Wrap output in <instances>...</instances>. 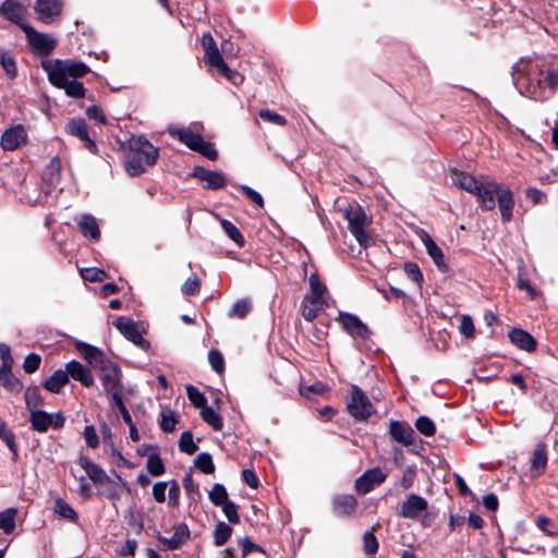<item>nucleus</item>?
I'll list each match as a JSON object with an SVG mask.
<instances>
[{
  "label": "nucleus",
  "instance_id": "obj_57",
  "mask_svg": "<svg viewBox=\"0 0 558 558\" xmlns=\"http://www.w3.org/2000/svg\"><path fill=\"white\" fill-rule=\"evenodd\" d=\"M84 280L90 282H100L106 278V272L99 268H84L81 270Z\"/></svg>",
  "mask_w": 558,
  "mask_h": 558
},
{
  "label": "nucleus",
  "instance_id": "obj_17",
  "mask_svg": "<svg viewBox=\"0 0 558 558\" xmlns=\"http://www.w3.org/2000/svg\"><path fill=\"white\" fill-rule=\"evenodd\" d=\"M66 133H69L72 136L77 137L82 142L85 143L87 149L90 153H96L97 146L95 142L89 137L88 134V126L83 119H72L66 123L65 126Z\"/></svg>",
  "mask_w": 558,
  "mask_h": 558
},
{
  "label": "nucleus",
  "instance_id": "obj_30",
  "mask_svg": "<svg viewBox=\"0 0 558 558\" xmlns=\"http://www.w3.org/2000/svg\"><path fill=\"white\" fill-rule=\"evenodd\" d=\"M80 465L94 483L102 484L108 481V475L106 472L98 464L94 463L89 458L81 457Z\"/></svg>",
  "mask_w": 558,
  "mask_h": 558
},
{
  "label": "nucleus",
  "instance_id": "obj_51",
  "mask_svg": "<svg viewBox=\"0 0 558 558\" xmlns=\"http://www.w3.org/2000/svg\"><path fill=\"white\" fill-rule=\"evenodd\" d=\"M379 544L373 532L367 531L363 534V550L367 555H373L378 550Z\"/></svg>",
  "mask_w": 558,
  "mask_h": 558
},
{
  "label": "nucleus",
  "instance_id": "obj_6",
  "mask_svg": "<svg viewBox=\"0 0 558 558\" xmlns=\"http://www.w3.org/2000/svg\"><path fill=\"white\" fill-rule=\"evenodd\" d=\"M22 29L26 34L31 49L36 54L48 56L54 49L56 40L51 36L38 33L29 25H22Z\"/></svg>",
  "mask_w": 558,
  "mask_h": 558
},
{
  "label": "nucleus",
  "instance_id": "obj_38",
  "mask_svg": "<svg viewBox=\"0 0 558 558\" xmlns=\"http://www.w3.org/2000/svg\"><path fill=\"white\" fill-rule=\"evenodd\" d=\"M53 511L59 517L66 519L71 522H76L78 519L77 512L62 498H58L54 501Z\"/></svg>",
  "mask_w": 558,
  "mask_h": 558
},
{
  "label": "nucleus",
  "instance_id": "obj_31",
  "mask_svg": "<svg viewBox=\"0 0 558 558\" xmlns=\"http://www.w3.org/2000/svg\"><path fill=\"white\" fill-rule=\"evenodd\" d=\"M311 293L306 295V301L312 304H322L324 294L327 292L326 286L320 281L316 274H312L308 279Z\"/></svg>",
  "mask_w": 558,
  "mask_h": 558
},
{
  "label": "nucleus",
  "instance_id": "obj_46",
  "mask_svg": "<svg viewBox=\"0 0 558 558\" xmlns=\"http://www.w3.org/2000/svg\"><path fill=\"white\" fill-rule=\"evenodd\" d=\"M416 429L426 437L434 436L436 433L435 423L425 415L418 416L415 421Z\"/></svg>",
  "mask_w": 558,
  "mask_h": 558
},
{
  "label": "nucleus",
  "instance_id": "obj_27",
  "mask_svg": "<svg viewBox=\"0 0 558 558\" xmlns=\"http://www.w3.org/2000/svg\"><path fill=\"white\" fill-rule=\"evenodd\" d=\"M511 343L526 352H534L536 350V340L527 331L521 328H513L509 332Z\"/></svg>",
  "mask_w": 558,
  "mask_h": 558
},
{
  "label": "nucleus",
  "instance_id": "obj_15",
  "mask_svg": "<svg viewBox=\"0 0 558 558\" xmlns=\"http://www.w3.org/2000/svg\"><path fill=\"white\" fill-rule=\"evenodd\" d=\"M43 68L47 74L49 71H61L66 78L71 80L82 77L89 72L88 66L83 62H62L60 60H56L53 63H44Z\"/></svg>",
  "mask_w": 558,
  "mask_h": 558
},
{
  "label": "nucleus",
  "instance_id": "obj_23",
  "mask_svg": "<svg viewBox=\"0 0 558 558\" xmlns=\"http://www.w3.org/2000/svg\"><path fill=\"white\" fill-rule=\"evenodd\" d=\"M194 177L206 184L207 189L218 190L226 185V178L221 172L207 170L203 167H195Z\"/></svg>",
  "mask_w": 558,
  "mask_h": 558
},
{
  "label": "nucleus",
  "instance_id": "obj_8",
  "mask_svg": "<svg viewBox=\"0 0 558 558\" xmlns=\"http://www.w3.org/2000/svg\"><path fill=\"white\" fill-rule=\"evenodd\" d=\"M428 509V501L426 498L417 495L410 494L399 506L398 514L403 519L420 520V517Z\"/></svg>",
  "mask_w": 558,
  "mask_h": 558
},
{
  "label": "nucleus",
  "instance_id": "obj_7",
  "mask_svg": "<svg viewBox=\"0 0 558 558\" xmlns=\"http://www.w3.org/2000/svg\"><path fill=\"white\" fill-rule=\"evenodd\" d=\"M349 413L356 420L363 421L373 413V404L357 386L352 387L351 400L348 403Z\"/></svg>",
  "mask_w": 558,
  "mask_h": 558
},
{
  "label": "nucleus",
  "instance_id": "obj_37",
  "mask_svg": "<svg viewBox=\"0 0 558 558\" xmlns=\"http://www.w3.org/2000/svg\"><path fill=\"white\" fill-rule=\"evenodd\" d=\"M0 438L5 442L10 451L12 452L13 461H16L19 458L17 445L15 442L14 434L8 428L5 422L0 418Z\"/></svg>",
  "mask_w": 558,
  "mask_h": 558
},
{
  "label": "nucleus",
  "instance_id": "obj_58",
  "mask_svg": "<svg viewBox=\"0 0 558 558\" xmlns=\"http://www.w3.org/2000/svg\"><path fill=\"white\" fill-rule=\"evenodd\" d=\"M41 357L36 353H29L26 355L23 362V369L27 374L36 372L40 366Z\"/></svg>",
  "mask_w": 558,
  "mask_h": 558
},
{
  "label": "nucleus",
  "instance_id": "obj_44",
  "mask_svg": "<svg viewBox=\"0 0 558 558\" xmlns=\"http://www.w3.org/2000/svg\"><path fill=\"white\" fill-rule=\"evenodd\" d=\"M209 500L217 507L229 501L226 487L219 483L214 484L211 490L209 492Z\"/></svg>",
  "mask_w": 558,
  "mask_h": 558
},
{
  "label": "nucleus",
  "instance_id": "obj_56",
  "mask_svg": "<svg viewBox=\"0 0 558 558\" xmlns=\"http://www.w3.org/2000/svg\"><path fill=\"white\" fill-rule=\"evenodd\" d=\"M320 305L322 304H312L310 303V301H306V299H304L302 303V316L304 317V319L307 322H313L318 315Z\"/></svg>",
  "mask_w": 558,
  "mask_h": 558
},
{
  "label": "nucleus",
  "instance_id": "obj_22",
  "mask_svg": "<svg viewBox=\"0 0 558 558\" xmlns=\"http://www.w3.org/2000/svg\"><path fill=\"white\" fill-rule=\"evenodd\" d=\"M26 141V132L23 125L19 124L8 129L1 136V146L4 150H14Z\"/></svg>",
  "mask_w": 558,
  "mask_h": 558
},
{
  "label": "nucleus",
  "instance_id": "obj_33",
  "mask_svg": "<svg viewBox=\"0 0 558 558\" xmlns=\"http://www.w3.org/2000/svg\"><path fill=\"white\" fill-rule=\"evenodd\" d=\"M427 254L430 256L438 269L445 270L447 268L442 250L435 243V241L426 234L423 239Z\"/></svg>",
  "mask_w": 558,
  "mask_h": 558
},
{
  "label": "nucleus",
  "instance_id": "obj_20",
  "mask_svg": "<svg viewBox=\"0 0 558 558\" xmlns=\"http://www.w3.org/2000/svg\"><path fill=\"white\" fill-rule=\"evenodd\" d=\"M64 369L68 373L69 379L72 377L74 380L80 381L85 387H90L94 385V376L90 369L83 365L81 362L72 360L65 364Z\"/></svg>",
  "mask_w": 558,
  "mask_h": 558
},
{
  "label": "nucleus",
  "instance_id": "obj_9",
  "mask_svg": "<svg viewBox=\"0 0 558 558\" xmlns=\"http://www.w3.org/2000/svg\"><path fill=\"white\" fill-rule=\"evenodd\" d=\"M61 160L53 157L45 167L41 175L43 191L46 195H51L56 191H62L60 187Z\"/></svg>",
  "mask_w": 558,
  "mask_h": 558
},
{
  "label": "nucleus",
  "instance_id": "obj_28",
  "mask_svg": "<svg viewBox=\"0 0 558 558\" xmlns=\"http://www.w3.org/2000/svg\"><path fill=\"white\" fill-rule=\"evenodd\" d=\"M80 231L85 238L92 241H98L100 238V230L97 219L90 214H84L77 218Z\"/></svg>",
  "mask_w": 558,
  "mask_h": 558
},
{
  "label": "nucleus",
  "instance_id": "obj_60",
  "mask_svg": "<svg viewBox=\"0 0 558 558\" xmlns=\"http://www.w3.org/2000/svg\"><path fill=\"white\" fill-rule=\"evenodd\" d=\"M208 361H209V364L211 365V367L217 373H221L223 371V367H225L223 356L218 350L211 349L208 352Z\"/></svg>",
  "mask_w": 558,
  "mask_h": 558
},
{
  "label": "nucleus",
  "instance_id": "obj_39",
  "mask_svg": "<svg viewBox=\"0 0 558 558\" xmlns=\"http://www.w3.org/2000/svg\"><path fill=\"white\" fill-rule=\"evenodd\" d=\"M202 418L215 430H221L223 427L222 417L210 407H203L201 410Z\"/></svg>",
  "mask_w": 558,
  "mask_h": 558
},
{
  "label": "nucleus",
  "instance_id": "obj_40",
  "mask_svg": "<svg viewBox=\"0 0 558 558\" xmlns=\"http://www.w3.org/2000/svg\"><path fill=\"white\" fill-rule=\"evenodd\" d=\"M220 226L225 233L240 247L245 244V239L240 230L229 220L220 219Z\"/></svg>",
  "mask_w": 558,
  "mask_h": 558
},
{
  "label": "nucleus",
  "instance_id": "obj_26",
  "mask_svg": "<svg viewBox=\"0 0 558 558\" xmlns=\"http://www.w3.org/2000/svg\"><path fill=\"white\" fill-rule=\"evenodd\" d=\"M168 133L193 150L202 138L201 134L191 131L189 128H180L173 124L168 126Z\"/></svg>",
  "mask_w": 558,
  "mask_h": 558
},
{
  "label": "nucleus",
  "instance_id": "obj_47",
  "mask_svg": "<svg viewBox=\"0 0 558 558\" xmlns=\"http://www.w3.org/2000/svg\"><path fill=\"white\" fill-rule=\"evenodd\" d=\"M179 449L187 454H193L197 451L198 447L193 440V435L190 430H185L181 434L179 440Z\"/></svg>",
  "mask_w": 558,
  "mask_h": 558
},
{
  "label": "nucleus",
  "instance_id": "obj_18",
  "mask_svg": "<svg viewBox=\"0 0 558 558\" xmlns=\"http://www.w3.org/2000/svg\"><path fill=\"white\" fill-rule=\"evenodd\" d=\"M25 13V7L17 0H5L0 5L1 16L21 27L22 25H26L23 23Z\"/></svg>",
  "mask_w": 558,
  "mask_h": 558
},
{
  "label": "nucleus",
  "instance_id": "obj_21",
  "mask_svg": "<svg viewBox=\"0 0 558 558\" xmlns=\"http://www.w3.org/2000/svg\"><path fill=\"white\" fill-rule=\"evenodd\" d=\"M158 541L163 545L166 550H174L181 547L190 538V530L185 523H180L174 527L171 537L159 535Z\"/></svg>",
  "mask_w": 558,
  "mask_h": 558
},
{
  "label": "nucleus",
  "instance_id": "obj_12",
  "mask_svg": "<svg viewBox=\"0 0 558 558\" xmlns=\"http://www.w3.org/2000/svg\"><path fill=\"white\" fill-rule=\"evenodd\" d=\"M336 320L352 337L367 339L371 335L369 328L354 314L339 312Z\"/></svg>",
  "mask_w": 558,
  "mask_h": 558
},
{
  "label": "nucleus",
  "instance_id": "obj_41",
  "mask_svg": "<svg viewBox=\"0 0 558 558\" xmlns=\"http://www.w3.org/2000/svg\"><path fill=\"white\" fill-rule=\"evenodd\" d=\"M252 310V303L248 299H240L233 303L232 307L229 310L228 316L233 318L243 319L247 316V314Z\"/></svg>",
  "mask_w": 558,
  "mask_h": 558
},
{
  "label": "nucleus",
  "instance_id": "obj_45",
  "mask_svg": "<svg viewBox=\"0 0 558 558\" xmlns=\"http://www.w3.org/2000/svg\"><path fill=\"white\" fill-rule=\"evenodd\" d=\"M217 72L225 76L233 85H240L243 82V76L235 70L230 69L225 61L215 66Z\"/></svg>",
  "mask_w": 558,
  "mask_h": 558
},
{
  "label": "nucleus",
  "instance_id": "obj_34",
  "mask_svg": "<svg viewBox=\"0 0 558 558\" xmlns=\"http://www.w3.org/2000/svg\"><path fill=\"white\" fill-rule=\"evenodd\" d=\"M26 408L29 412L40 410L43 398L37 386L27 387L24 393Z\"/></svg>",
  "mask_w": 558,
  "mask_h": 558
},
{
  "label": "nucleus",
  "instance_id": "obj_59",
  "mask_svg": "<svg viewBox=\"0 0 558 558\" xmlns=\"http://www.w3.org/2000/svg\"><path fill=\"white\" fill-rule=\"evenodd\" d=\"M459 330L468 339L474 337L475 328L473 320L469 315H462L460 319Z\"/></svg>",
  "mask_w": 558,
  "mask_h": 558
},
{
  "label": "nucleus",
  "instance_id": "obj_1",
  "mask_svg": "<svg viewBox=\"0 0 558 558\" xmlns=\"http://www.w3.org/2000/svg\"><path fill=\"white\" fill-rule=\"evenodd\" d=\"M518 92L533 100L549 99L558 88V59L556 57L521 58L512 68Z\"/></svg>",
  "mask_w": 558,
  "mask_h": 558
},
{
  "label": "nucleus",
  "instance_id": "obj_50",
  "mask_svg": "<svg viewBox=\"0 0 558 558\" xmlns=\"http://www.w3.org/2000/svg\"><path fill=\"white\" fill-rule=\"evenodd\" d=\"M177 415L173 411H162L160 428L166 433H171L175 428L177 424Z\"/></svg>",
  "mask_w": 558,
  "mask_h": 558
},
{
  "label": "nucleus",
  "instance_id": "obj_19",
  "mask_svg": "<svg viewBox=\"0 0 558 558\" xmlns=\"http://www.w3.org/2000/svg\"><path fill=\"white\" fill-rule=\"evenodd\" d=\"M61 0H36L35 11L38 19L45 23H50L61 13Z\"/></svg>",
  "mask_w": 558,
  "mask_h": 558
},
{
  "label": "nucleus",
  "instance_id": "obj_14",
  "mask_svg": "<svg viewBox=\"0 0 558 558\" xmlns=\"http://www.w3.org/2000/svg\"><path fill=\"white\" fill-rule=\"evenodd\" d=\"M387 478V474L380 468L366 470L355 480V489L359 494L365 495L374 489L375 486L383 484Z\"/></svg>",
  "mask_w": 558,
  "mask_h": 558
},
{
  "label": "nucleus",
  "instance_id": "obj_63",
  "mask_svg": "<svg viewBox=\"0 0 558 558\" xmlns=\"http://www.w3.org/2000/svg\"><path fill=\"white\" fill-rule=\"evenodd\" d=\"M83 435H84L85 441L88 447H90V448L98 447L99 438H98L96 429L93 425L85 426Z\"/></svg>",
  "mask_w": 558,
  "mask_h": 558
},
{
  "label": "nucleus",
  "instance_id": "obj_16",
  "mask_svg": "<svg viewBox=\"0 0 558 558\" xmlns=\"http://www.w3.org/2000/svg\"><path fill=\"white\" fill-rule=\"evenodd\" d=\"M389 435L395 441L405 447L413 445L416 437L414 429L408 422L396 420H391L389 423Z\"/></svg>",
  "mask_w": 558,
  "mask_h": 558
},
{
  "label": "nucleus",
  "instance_id": "obj_4",
  "mask_svg": "<svg viewBox=\"0 0 558 558\" xmlns=\"http://www.w3.org/2000/svg\"><path fill=\"white\" fill-rule=\"evenodd\" d=\"M343 218L348 221V229L361 247L367 248L373 245L374 240L365 230L369 220L360 205L347 207L343 210Z\"/></svg>",
  "mask_w": 558,
  "mask_h": 558
},
{
  "label": "nucleus",
  "instance_id": "obj_54",
  "mask_svg": "<svg viewBox=\"0 0 558 558\" xmlns=\"http://www.w3.org/2000/svg\"><path fill=\"white\" fill-rule=\"evenodd\" d=\"M84 355H85V359L88 361V363L94 366L100 367V365H102L104 362H108L107 360L104 359L102 353L98 349H96L95 347H92V345L87 347Z\"/></svg>",
  "mask_w": 558,
  "mask_h": 558
},
{
  "label": "nucleus",
  "instance_id": "obj_13",
  "mask_svg": "<svg viewBox=\"0 0 558 558\" xmlns=\"http://www.w3.org/2000/svg\"><path fill=\"white\" fill-rule=\"evenodd\" d=\"M99 369V378L107 393L122 388V374L118 364L112 363L110 361L104 362L102 365H100Z\"/></svg>",
  "mask_w": 558,
  "mask_h": 558
},
{
  "label": "nucleus",
  "instance_id": "obj_43",
  "mask_svg": "<svg viewBox=\"0 0 558 558\" xmlns=\"http://www.w3.org/2000/svg\"><path fill=\"white\" fill-rule=\"evenodd\" d=\"M232 534V527L225 522H219L214 531V539L216 546H222L227 543Z\"/></svg>",
  "mask_w": 558,
  "mask_h": 558
},
{
  "label": "nucleus",
  "instance_id": "obj_32",
  "mask_svg": "<svg viewBox=\"0 0 558 558\" xmlns=\"http://www.w3.org/2000/svg\"><path fill=\"white\" fill-rule=\"evenodd\" d=\"M68 383L69 378L65 369H57L44 381L43 386L49 392L59 393Z\"/></svg>",
  "mask_w": 558,
  "mask_h": 558
},
{
  "label": "nucleus",
  "instance_id": "obj_5",
  "mask_svg": "<svg viewBox=\"0 0 558 558\" xmlns=\"http://www.w3.org/2000/svg\"><path fill=\"white\" fill-rule=\"evenodd\" d=\"M114 327L140 349L147 351L150 347L148 340L143 338L137 324L129 317L120 316L113 323Z\"/></svg>",
  "mask_w": 558,
  "mask_h": 558
},
{
  "label": "nucleus",
  "instance_id": "obj_36",
  "mask_svg": "<svg viewBox=\"0 0 558 558\" xmlns=\"http://www.w3.org/2000/svg\"><path fill=\"white\" fill-rule=\"evenodd\" d=\"M16 508H8L0 512V530L5 534H11L15 530Z\"/></svg>",
  "mask_w": 558,
  "mask_h": 558
},
{
  "label": "nucleus",
  "instance_id": "obj_11",
  "mask_svg": "<svg viewBox=\"0 0 558 558\" xmlns=\"http://www.w3.org/2000/svg\"><path fill=\"white\" fill-rule=\"evenodd\" d=\"M31 413V424L33 429L45 433L49 427L60 428L64 424V416L61 413L49 414L43 410H36Z\"/></svg>",
  "mask_w": 558,
  "mask_h": 558
},
{
  "label": "nucleus",
  "instance_id": "obj_24",
  "mask_svg": "<svg viewBox=\"0 0 558 558\" xmlns=\"http://www.w3.org/2000/svg\"><path fill=\"white\" fill-rule=\"evenodd\" d=\"M202 45L205 51L204 61L210 66L215 68L223 61L217 44L210 33H206L202 37Z\"/></svg>",
  "mask_w": 558,
  "mask_h": 558
},
{
  "label": "nucleus",
  "instance_id": "obj_42",
  "mask_svg": "<svg viewBox=\"0 0 558 558\" xmlns=\"http://www.w3.org/2000/svg\"><path fill=\"white\" fill-rule=\"evenodd\" d=\"M146 468L153 476H160L166 471L165 464L157 452L148 456Z\"/></svg>",
  "mask_w": 558,
  "mask_h": 558
},
{
  "label": "nucleus",
  "instance_id": "obj_55",
  "mask_svg": "<svg viewBox=\"0 0 558 558\" xmlns=\"http://www.w3.org/2000/svg\"><path fill=\"white\" fill-rule=\"evenodd\" d=\"M223 514L230 523L236 524L240 522L236 505L229 500L220 506Z\"/></svg>",
  "mask_w": 558,
  "mask_h": 558
},
{
  "label": "nucleus",
  "instance_id": "obj_3",
  "mask_svg": "<svg viewBox=\"0 0 558 558\" xmlns=\"http://www.w3.org/2000/svg\"><path fill=\"white\" fill-rule=\"evenodd\" d=\"M158 149L143 137L133 138L125 159V170L130 175H138L156 163Z\"/></svg>",
  "mask_w": 558,
  "mask_h": 558
},
{
  "label": "nucleus",
  "instance_id": "obj_62",
  "mask_svg": "<svg viewBox=\"0 0 558 558\" xmlns=\"http://www.w3.org/2000/svg\"><path fill=\"white\" fill-rule=\"evenodd\" d=\"M259 117L265 120V121H268V122H271L274 124H277V125H284L287 120L284 117L276 113V112H272L268 109H262L259 111Z\"/></svg>",
  "mask_w": 558,
  "mask_h": 558
},
{
  "label": "nucleus",
  "instance_id": "obj_25",
  "mask_svg": "<svg viewBox=\"0 0 558 558\" xmlns=\"http://www.w3.org/2000/svg\"><path fill=\"white\" fill-rule=\"evenodd\" d=\"M356 507L357 500L353 495H336L332 498V510L339 517L353 514Z\"/></svg>",
  "mask_w": 558,
  "mask_h": 558
},
{
  "label": "nucleus",
  "instance_id": "obj_49",
  "mask_svg": "<svg viewBox=\"0 0 558 558\" xmlns=\"http://www.w3.org/2000/svg\"><path fill=\"white\" fill-rule=\"evenodd\" d=\"M186 395L189 400L195 408L202 410L203 407L207 405V400L205 396L196 387L189 385L186 387Z\"/></svg>",
  "mask_w": 558,
  "mask_h": 558
},
{
  "label": "nucleus",
  "instance_id": "obj_61",
  "mask_svg": "<svg viewBox=\"0 0 558 558\" xmlns=\"http://www.w3.org/2000/svg\"><path fill=\"white\" fill-rule=\"evenodd\" d=\"M201 288V282L196 276L187 278V280L183 283L181 291L184 295H195L198 293Z\"/></svg>",
  "mask_w": 558,
  "mask_h": 558
},
{
  "label": "nucleus",
  "instance_id": "obj_53",
  "mask_svg": "<svg viewBox=\"0 0 558 558\" xmlns=\"http://www.w3.org/2000/svg\"><path fill=\"white\" fill-rule=\"evenodd\" d=\"M403 270L409 279L420 284L423 281V274L416 263L408 262L403 266Z\"/></svg>",
  "mask_w": 558,
  "mask_h": 558
},
{
  "label": "nucleus",
  "instance_id": "obj_64",
  "mask_svg": "<svg viewBox=\"0 0 558 558\" xmlns=\"http://www.w3.org/2000/svg\"><path fill=\"white\" fill-rule=\"evenodd\" d=\"M240 190L245 194V196L252 202L254 203L255 205H257L258 207H263L264 206V199H263V196L255 190H253L252 187L247 186V185H241L240 186Z\"/></svg>",
  "mask_w": 558,
  "mask_h": 558
},
{
  "label": "nucleus",
  "instance_id": "obj_52",
  "mask_svg": "<svg viewBox=\"0 0 558 558\" xmlns=\"http://www.w3.org/2000/svg\"><path fill=\"white\" fill-rule=\"evenodd\" d=\"M194 150L202 154L203 156L207 157L210 160H216L218 157V153L214 145L209 142L204 141L203 137L201 138V142H198Z\"/></svg>",
  "mask_w": 558,
  "mask_h": 558
},
{
  "label": "nucleus",
  "instance_id": "obj_10",
  "mask_svg": "<svg viewBox=\"0 0 558 558\" xmlns=\"http://www.w3.org/2000/svg\"><path fill=\"white\" fill-rule=\"evenodd\" d=\"M48 78L53 86L64 89L69 97L78 99L85 95L84 85L76 80L66 78L61 71H49Z\"/></svg>",
  "mask_w": 558,
  "mask_h": 558
},
{
  "label": "nucleus",
  "instance_id": "obj_29",
  "mask_svg": "<svg viewBox=\"0 0 558 558\" xmlns=\"http://www.w3.org/2000/svg\"><path fill=\"white\" fill-rule=\"evenodd\" d=\"M547 460L546 445L544 442L537 444L531 460L530 472L532 477H538L544 473Z\"/></svg>",
  "mask_w": 558,
  "mask_h": 558
},
{
  "label": "nucleus",
  "instance_id": "obj_2",
  "mask_svg": "<svg viewBox=\"0 0 558 558\" xmlns=\"http://www.w3.org/2000/svg\"><path fill=\"white\" fill-rule=\"evenodd\" d=\"M450 179L453 185L476 196L485 210H494L498 206L502 222H509L513 216L514 196L512 191L494 180L477 181L472 174L452 170Z\"/></svg>",
  "mask_w": 558,
  "mask_h": 558
},
{
  "label": "nucleus",
  "instance_id": "obj_48",
  "mask_svg": "<svg viewBox=\"0 0 558 558\" xmlns=\"http://www.w3.org/2000/svg\"><path fill=\"white\" fill-rule=\"evenodd\" d=\"M195 466L205 474H211L215 471L213 458L207 452H202L196 457Z\"/></svg>",
  "mask_w": 558,
  "mask_h": 558
},
{
  "label": "nucleus",
  "instance_id": "obj_35",
  "mask_svg": "<svg viewBox=\"0 0 558 558\" xmlns=\"http://www.w3.org/2000/svg\"><path fill=\"white\" fill-rule=\"evenodd\" d=\"M0 64L9 78L13 80L17 76L15 58L11 52L0 49Z\"/></svg>",
  "mask_w": 558,
  "mask_h": 558
}]
</instances>
